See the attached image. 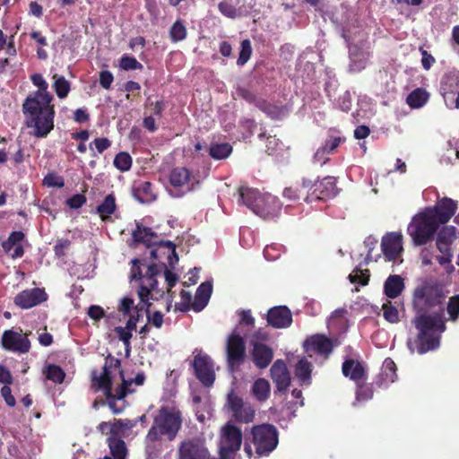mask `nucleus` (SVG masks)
<instances>
[{
    "mask_svg": "<svg viewBox=\"0 0 459 459\" xmlns=\"http://www.w3.org/2000/svg\"><path fill=\"white\" fill-rule=\"evenodd\" d=\"M30 80L39 89L25 99L22 112L27 126L34 128V135L44 138L54 128L55 108L51 104L54 98L48 91V84L40 74H32Z\"/></svg>",
    "mask_w": 459,
    "mask_h": 459,
    "instance_id": "nucleus-1",
    "label": "nucleus"
},
{
    "mask_svg": "<svg viewBox=\"0 0 459 459\" xmlns=\"http://www.w3.org/2000/svg\"><path fill=\"white\" fill-rule=\"evenodd\" d=\"M121 361L119 359L115 358L111 354H108L105 359V364L103 366V372L98 375L97 370H92L91 380L92 385L97 386L99 390H102L107 399L109 409L115 414H119L127 406V403L125 400L128 394L134 393L131 389L133 383L137 385H142L144 383L145 376L143 372L138 373L134 379L126 380L124 377V371L119 370V375L122 379V383L117 386L115 391H112V379L110 377L112 368H120Z\"/></svg>",
    "mask_w": 459,
    "mask_h": 459,
    "instance_id": "nucleus-2",
    "label": "nucleus"
},
{
    "mask_svg": "<svg viewBox=\"0 0 459 459\" xmlns=\"http://www.w3.org/2000/svg\"><path fill=\"white\" fill-rule=\"evenodd\" d=\"M418 330L414 340L409 339L407 345L411 352L415 351L424 354L438 348L440 343L439 333L446 331V326L440 312H432V315H418L412 321Z\"/></svg>",
    "mask_w": 459,
    "mask_h": 459,
    "instance_id": "nucleus-3",
    "label": "nucleus"
},
{
    "mask_svg": "<svg viewBox=\"0 0 459 459\" xmlns=\"http://www.w3.org/2000/svg\"><path fill=\"white\" fill-rule=\"evenodd\" d=\"M182 411L174 406H161L153 417V422L147 433V439L152 442L165 438L173 441L182 429Z\"/></svg>",
    "mask_w": 459,
    "mask_h": 459,
    "instance_id": "nucleus-4",
    "label": "nucleus"
},
{
    "mask_svg": "<svg viewBox=\"0 0 459 459\" xmlns=\"http://www.w3.org/2000/svg\"><path fill=\"white\" fill-rule=\"evenodd\" d=\"M279 432L273 424L263 423L252 427L246 436L244 450L250 458L253 453L257 457L268 456L278 446Z\"/></svg>",
    "mask_w": 459,
    "mask_h": 459,
    "instance_id": "nucleus-5",
    "label": "nucleus"
},
{
    "mask_svg": "<svg viewBox=\"0 0 459 459\" xmlns=\"http://www.w3.org/2000/svg\"><path fill=\"white\" fill-rule=\"evenodd\" d=\"M446 295L441 286L437 284L424 283L416 287L412 294V307L418 315H430L429 312L437 308L435 312L444 314Z\"/></svg>",
    "mask_w": 459,
    "mask_h": 459,
    "instance_id": "nucleus-6",
    "label": "nucleus"
},
{
    "mask_svg": "<svg viewBox=\"0 0 459 459\" xmlns=\"http://www.w3.org/2000/svg\"><path fill=\"white\" fill-rule=\"evenodd\" d=\"M440 226L425 210L415 214L407 227L414 247H422L435 240Z\"/></svg>",
    "mask_w": 459,
    "mask_h": 459,
    "instance_id": "nucleus-7",
    "label": "nucleus"
},
{
    "mask_svg": "<svg viewBox=\"0 0 459 459\" xmlns=\"http://www.w3.org/2000/svg\"><path fill=\"white\" fill-rule=\"evenodd\" d=\"M132 238L136 243H143L149 248L152 247L151 250V256L153 259H159V250L160 248H166L168 250L167 256L170 264L172 256L176 261L178 260V256L176 252V245L172 241L161 239L152 228L144 227L141 223H136V228L132 232Z\"/></svg>",
    "mask_w": 459,
    "mask_h": 459,
    "instance_id": "nucleus-8",
    "label": "nucleus"
},
{
    "mask_svg": "<svg viewBox=\"0 0 459 459\" xmlns=\"http://www.w3.org/2000/svg\"><path fill=\"white\" fill-rule=\"evenodd\" d=\"M140 261L134 259L131 269L132 280H143L138 290V296L141 302H147L152 292H155L159 297H163L164 291L158 289L157 276L160 275V265L152 264L148 265L145 274H142L141 267L137 264Z\"/></svg>",
    "mask_w": 459,
    "mask_h": 459,
    "instance_id": "nucleus-9",
    "label": "nucleus"
},
{
    "mask_svg": "<svg viewBox=\"0 0 459 459\" xmlns=\"http://www.w3.org/2000/svg\"><path fill=\"white\" fill-rule=\"evenodd\" d=\"M301 186L306 190L304 201L307 204L313 201H326L334 198L339 189L337 187V179L334 177L327 176L322 179L313 182L307 178H301Z\"/></svg>",
    "mask_w": 459,
    "mask_h": 459,
    "instance_id": "nucleus-10",
    "label": "nucleus"
},
{
    "mask_svg": "<svg viewBox=\"0 0 459 459\" xmlns=\"http://www.w3.org/2000/svg\"><path fill=\"white\" fill-rule=\"evenodd\" d=\"M242 430L230 422H227L221 431L220 437V457L221 459H230L238 452L242 445Z\"/></svg>",
    "mask_w": 459,
    "mask_h": 459,
    "instance_id": "nucleus-11",
    "label": "nucleus"
},
{
    "mask_svg": "<svg viewBox=\"0 0 459 459\" xmlns=\"http://www.w3.org/2000/svg\"><path fill=\"white\" fill-rule=\"evenodd\" d=\"M247 358V349L244 338L235 331L230 333L226 342V361L228 369L234 373L238 371Z\"/></svg>",
    "mask_w": 459,
    "mask_h": 459,
    "instance_id": "nucleus-12",
    "label": "nucleus"
},
{
    "mask_svg": "<svg viewBox=\"0 0 459 459\" xmlns=\"http://www.w3.org/2000/svg\"><path fill=\"white\" fill-rule=\"evenodd\" d=\"M28 333L22 329L13 328L4 331L1 337V347L7 351L26 354L30 351L31 344Z\"/></svg>",
    "mask_w": 459,
    "mask_h": 459,
    "instance_id": "nucleus-13",
    "label": "nucleus"
},
{
    "mask_svg": "<svg viewBox=\"0 0 459 459\" xmlns=\"http://www.w3.org/2000/svg\"><path fill=\"white\" fill-rule=\"evenodd\" d=\"M436 247L442 255L436 257L440 265L450 264L453 258L451 246L456 239V229L454 226H444L436 235Z\"/></svg>",
    "mask_w": 459,
    "mask_h": 459,
    "instance_id": "nucleus-14",
    "label": "nucleus"
},
{
    "mask_svg": "<svg viewBox=\"0 0 459 459\" xmlns=\"http://www.w3.org/2000/svg\"><path fill=\"white\" fill-rule=\"evenodd\" d=\"M192 366L196 378L204 386H211L213 385L215 380L213 362L207 354L200 352L195 355Z\"/></svg>",
    "mask_w": 459,
    "mask_h": 459,
    "instance_id": "nucleus-15",
    "label": "nucleus"
},
{
    "mask_svg": "<svg viewBox=\"0 0 459 459\" xmlns=\"http://www.w3.org/2000/svg\"><path fill=\"white\" fill-rule=\"evenodd\" d=\"M179 459H209L204 441L198 437L185 439L178 447Z\"/></svg>",
    "mask_w": 459,
    "mask_h": 459,
    "instance_id": "nucleus-16",
    "label": "nucleus"
},
{
    "mask_svg": "<svg viewBox=\"0 0 459 459\" xmlns=\"http://www.w3.org/2000/svg\"><path fill=\"white\" fill-rule=\"evenodd\" d=\"M456 210L457 203L448 197H444L434 207L425 209L429 214L433 216L439 226L448 222Z\"/></svg>",
    "mask_w": 459,
    "mask_h": 459,
    "instance_id": "nucleus-17",
    "label": "nucleus"
},
{
    "mask_svg": "<svg viewBox=\"0 0 459 459\" xmlns=\"http://www.w3.org/2000/svg\"><path fill=\"white\" fill-rule=\"evenodd\" d=\"M48 299L45 289L33 288L19 292L13 299L15 306L22 309H29L41 304Z\"/></svg>",
    "mask_w": 459,
    "mask_h": 459,
    "instance_id": "nucleus-18",
    "label": "nucleus"
},
{
    "mask_svg": "<svg viewBox=\"0 0 459 459\" xmlns=\"http://www.w3.org/2000/svg\"><path fill=\"white\" fill-rule=\"evenodd\" d=\"M304 351L312 357V354H320L328 357L333 351V344L330 338L324 334H314L306 339L303 344Z\"/></svg>",
    "mask_w": 459,
    "mask_h": 459,
    "instance_id": "nucleus-19",
    "label": "nucleus"
},
{
    "mask_svg": "<svg viewBox=\"0 0 459 459\" xmlns=\"http://www.w3.org/2000/svg\"><path fill=\"white\" fill-rule=\"evenodd\" d=\"M259 204L255 205L254 213L264 220H274L280 215L281 210V201L271 194H264L259 200Z\"/></svg>",
    "mask_w": 459,
    "mask_h": 459,
    "instance_id": "nucleus-20",
    "label": "nucleus"
},
{
    "mask_svg": "<svg viewBox=\"0 0 459 459\" xmlns=\"http://www.w3.org/2000/svg\"><path fill=\"white\" fill-rule=\"evenodd\" d=\"M381 248L387 261H395L403 251L402 233H387L382 238Z\"/></svg>",
    "mask_w": 459,
    "mask_h": 459,
    "instance_id": "nucleus-21",
    "label": "nucleus"
},
{
    "mask_svg": "<svg viewBox=\"0 0 459 459\" xmlns=\"http://www.w3.org/2000/svg\"><path fill=\"white\" fill-rule=\"evenodd\" d=\"M266 321L275 329L287 328L292 324V313L286 306H275L268 310Z\"/></svg>",
    "mask_w": 459,
    "mask_h": 459,
    "instance_id": "nucleus-22",
    "label": "nucleus"
},
{
    "mask_svg": "<svg viewBox=\"0 0 459 459\" xmlns=\"http://www.w3.org/2000/svg\"><path fill=\"white\" fill-rule=\"evenodd\" d=\"M273 382L276 385L275 392L285 393L290 385V376L285 362L277 359L270 369Z\"/></svg>",
    "mask_w": 459,
    "mask_h": 459,
    "instance_id": "nucleus-23",
    "label": "nucleus"
},
{
    "mask_svg": "<svg viewBox=\"0 0 459 459\" xmlns=\"http://www.w3.org/2000/svg\"><path fill=\"white\" fill-rule=\"evenodd\" d=\"M439 91L447 106L449 102H453L459 91V71L453 70L445 74L440 82Z\"/></svg>",
    "mask_w": 459,
    "mask_h": 459,
    "instance_id": "nucleus-24",
    "label": "nucleus"
},
{
    "mask_svg": "<svg viewBox=\"0 0 459 459\" xmlns=\"http://www.w3.org/2000/svg\"><path fill=\"white\" fill-rule=\"evenodd\" d=\"M251 345L253 347L251 358L254 365L260 369L267 368L273 359V349L266 344L254 340L251 341Z\"/></svg>",
    "mask_w": 459,
    "mask_h": 459,
    "instance_id": "nucleus-25",
    "label": "nucleus"
},
{
    "mask_svg": "<svg viewBox=\"0 0 459 459\" xmlns=\"http://www.w3.org/2000/svg\"><path fill=\"white\" fill-rule=\"evenodd\" d=\"M342 372L344 377L359 384L366 379V371L362 364L353 359H345L342 366Z\"/></svg>",
    "mask_w": 459,
    "mask_h": 459,
    "instance_id": "nucleus-26",
    "label": "nucleus"
},
{
    "mask_svg": "<svg viewBox=\"0 0 459 459\" xmlns=\"http://www.w3.org/2000/svg\"><path fill=\"white\" fill-rule=\"evenodd\" d=\"M264 194L260 193L257 189L241 186L238 187L239 201L248 207L253 212L255 210V205L259 204V200L264 197Z\"/></svg>",
    "mask_w": 459,
    "mask_h": 459,
    "instance_id": "nucleus-27",
    "label": "nucleus"
},
{
    "mask_svg": "<svg viewBox=\"0 0 459 459\" xmlns=\"http://www.w3.org/2000/svg\"><path fill=\"white\" fill-rule=\"evenodd\" d=\"M134 197L142 204H149L156 200L153 185L149 181H140L134 187Z\"/></svg>",
    "mask_w": 459,
    "mask_h": 459,
    "instance_id": "nucleus-28",
    "label": "nucleus"
},
{
    "mask_svg": "<svg viewBox=\"0 0 459 459\" xmlns=\"http://www.w3.org/2000/svg\"><path fill=\"white\" fill-rule=\"evenodd\" d=\"M212 291V285L211 282L205 281L201 283L196 290L195 299L192 303V308L196 312L203 310L209 301Z\"/></svg>",
    "mask_w": 459,
    "mask_h": 459,
    "instance_id": "nucleus-29",
    "label": "nucleus"
},
{
    "mask_svg": "<svg viewBox=\"0 0 459 459\" xmlns=\"http://www.w3.org/2000/svg\"><path fill=\"white\" fill-rule=\"evenodd\" d=\"M313 364L306 357H302L295 365L294 375L301 385H311Z\"/></svg>",
    "mask_w": 459,
    "mask_h": 459,
    "instance_id": "nucleus-30",
    "label": "nucleus"
},
{
    "mask_svg": "<svg viewBox=\"0 0 459 459\" xmlns=\"http://www.w3.org/2000/svg\"><path fill=\"white\" fill-rule=\"evenodd\" d=\"M404 289L403 279L397 274L390 275L385 281L384 292L389 299H395Z\"/></svg>",
    "mask_w": 459,
    "mask_h": 459,
    "instance_id": "nucleus-31",
    "label": "nucleus"
},
{
    "mask_svg": "<svg viewBox=\"0 0 459 459\" xmlns=\"http://www.w3.org/2000/svg\"><path fill=\"white\" fill-rule=\"evenodd\" d=\"M191 172L185 167H177L171 169L169 175V184L177 188L183 187L189 183Z\"/></svg>",
    "mask_w": 459,
    "mask_h": 459,
    "instance_id": "nucleus-32",
    "label": "nucleus"
},
{
    "mask_svg": "<svg viewBox=\"0 0 459 459\" xmlns=\"http://www.w3.org/2000/svg\"><path fill=\"white\" fill-rule=\"evenodd\" d=\"M107 443L114 459H126L127 448L120 437H108Z\"/></svg>",
    "mask_w": 459,
    "mask_h": 459,
    "instance_id": "nucleus-33",
    "label": "nucleus"
},
{
    "mask_svg": "<svg viewBox=\"0 0 459 459\" xmlns=\"http://www.w3.org/2000/svg\"><path fill=\"white\" fill-rule=\"evenodd\" d=\"M117 210L116 197L114 194L108 195L105 199L100 204L97 208V213L100 219L105 221L109 218Z\"/></svg>",
    "mask_w": 459,
    "mask_h": 459,
    "instance_id": "nucleus-34",
    "label": "nucleus"
},
{
    "mask_svg": "<svg viewBox=\"0 0 459 459\" xmlns=\"http://www.w3.org/2000/svg\"><path fill=\"white\" fill-rule=\"evenodd\" d=\"M251 392L257 401H266L269 398L271 393L269 381L265 378L256 379L252 385Z\"/></svg>",
    "mask_w": 459,
    "mask_h": 459,
    "instance_id": "nucleus-35",
    "label": "nucleus"
},
{
    "mask_svg": "<svg viewBox=\"0 0 459 459\" xmlns=\"http://www.w3.org/2000/svg\"><path fill=\"white\" fill-rule=\"evenodd\" d=\"M255 106L273 119H279L283 115V109L281 106L272 104L263 99L255 101Z\"/></svg>",
    "mask_w": 459,
    "mask_h": 459,
    "instance_id": "nucleus-36",
    "label": "nucleus"
},
{
    "mask_svg": "<svg viewBox=\"0 0 459 459\" xmlns=\"http://www.w3.org/2000/svg\"><path fill=\"white\" fill-rule=\"evenodd\" d=\"M429 99L428 92L421 88L412 91L407 97V103L411 108H418L422 107Z\"/></svg>",
    "mask_w": 459,
    "mask_h": 459,
    "instance_id": "nucleus-37",
    "label": "nucleus"
},
{
    "mask_svg": "<svg viewBox=\"0 0 459 459\" xmlns=\"http://www.w3.org/2000/svg\"><path fill=\"white\" fill-rule=\"evenodd\" d=\"M45 377L48 380L55 384H62L65 377V372L63 368L56 364H48L44 369Z\"/></svg>",
    "mask_w": 459,
    "mask_h": 459,
    "instance_id": "nucleus-38",
    "label": "nucleus"
},
{
    "mask_svg": "<svg viewBox=\"0 0 459 459\" xmlns=\"http://www.w3.org/2000/svg\"><path fill=\"white\" fill-rule=\"evenodd\" d=\"M232 152V146L228 143L212 144L209 154L215 160H223Z\"/></svg>",
    "mask_w": 459,
    "mask_h": 459,
    "instance_id": "nucleus-39",
    "label": "nucleus"
},
{
    "mask_svg": "<svg viewBox=\"0 0 459 459\" xmlns=\"http://www.w3.org/2000/svg\"><path fill=\"white\" fill-rule=\"evenodd\" d=\"M53 79L55 80L53 88L57 97L60 99L65 98L70 91V82L64 76L56 74L53 75Z\"/></svg>",
    "mask_w": 459,
    "mask_h": 459,
    "instance_id": "nucleus-40",
    "label": "nucleus"
},
{
    "mask_svg": "<svg viewBox=\"0 0 459 459\" xmlns=\"http://www.w3.org/2000/svg\"><path fill=\"white\" fill-rule=\"evenodd\" d=\"M186 36L187 30L186 26L180 20L176 21L169 30L170 40L176 43L186 39Z\"/></svg>",
    "mask_w": 459,
    "mask_h": 459,
    "instance_id": "nucleus-41",
    "label": "nucleus"
},
{
    "mask_svg": "<svg viewBox=\"0 0 459 459\" xmlns=\"http://www.w3.org/2000/svg\"><path fill=\"white\" fill-rule=\"evenodd\" d=\"M114 166L120 171L126 172L128 171L133 164L132 157L129 153L121 152L115 156Z\"/></svg>",
    "mask_w": 459,
    "mask_h": 459,
    "instance_id": "nucleus-42",
    "label": "nucleus"
},
{
    "mask_svg": "<svg viewBox=\"0 0 459 459\" xmlns=\"http://www.w3.org/2000/svg\"><path fill=\"white\" fill-rule=\"evenodd\" d=\"M370 278L369 270H361L360 268L356 267L352 273L349 275V280L351 283H359L361 286H366L368 284Z\"/></svg>",
    "mask_w": 459,
    "mask_h": 459,
    "instance_id": "nucleus-43",
    "label": "nucleus"
},
{
    "mask_svg": "<svg viewBox=\"0 0 459 459\" xmlns=\"http://www.w3.org/2000/svg\"><path fill=\"white\" fill-rule=\"evenodd\" d=\"M234 420L240 423L252 422L255 418V410L251 405H246L239 411H236L232 413Z\"/></svg>",
    "mask_w": 459,
    "mask_h": 459,
    "instance_id": "nucleus-44",
    "label": "nucleus"
},
{
    "mask_svg": "<svg viewBox=\"0 0 459 459\" xmlns=\"http://www.w3.org/2000/svg\"><path fill=\"white\" fill-rule=\"evenodd\" d=\"M381 376L386 383H393L396 379V365L390 358L385 359Z\"/></svg>",
    "mask_w": 459,
    "mask_h": 459,
    "instance_id": "nucleus-45",
    "label": "nucleus"
},
{
    "mask_svg": "<svg viewBox=\"0 0 459 459\" xmlns=\"http://www.w3.org/2000/svg\"><path fill=\"white\" fill-rule=\"evenodd\" d=\"M382 309L383 316L387 322L391 324H395L399 322L400 319L398 309L391 303V301L384 303Z\"/></svg>",
    "mask_w": 459,
    "mask_h": 459,
    "instance_id": "nucleus-46",
    "label": "nucleus"
},
{
    "mask_svg": "<svg viewBox=\"0 0 459 459\" xmlns=\"http://www.w3.org/2000/svg\"><path fill=\"white\" fill-rule=\"evenodd\" d=\"M252 55V47L249 39H244L240 44L239 56L237 60L238 65H244Z\"/></svg>",
    "mask_w": 459,
    "mask_h": 459,
    "instance_id": "nucleus-47",
    "label": "nucleus"
},
{
    "mask_svg": "<svg viewBox=\"0 0 459 459\" xmlns=\"http://www.w3.org/2000/svg\"><path fill=\"white\" fill-rule=\"evenodd\" d=\"M446 310L450 321L455 322L459 318V294L449 298Z\"/></svg>",
    "mask_w": 459,
    "mask_h": 459,
    "instance_id": "nucleus-48",
    "label": "nucleus"
},
{
    "mask_svg": "<svg viewBox=\"0 0 459 459\" xmlns=\"http://www.w3.org/2000/svg\"><path fill=\"white\" fill-rule=\"evenodd\" d=\"M25 235L22 231H13L8 238L2 243V247L5 252H10L12 248L23 240Z\"/></svg>",
    "mask_w": 459,
    "mask_h": 459,
    "instance_id": "nucleus-49",
    "label": "nucleus"
},
{
    "mask_svg": "<svg viewBox=\"0 0 459 459\" xmlns=\"http://www.w3.org/2000/svg\"><path fill=\"white\" fill-rule=\"evenodd\" d=\"M306 192V190L301 186V182L300 183H297L296 185L294 186H288L286 187L284 190H283V196L289 200H291V201H297V200H299V198L304 195V192Z\"/></svg>",
    "mask_w": 459,
    "mask_h": 459,
    "instance_id": "nucleus-50",
    "label": "nucleus"
},
{
    "mask_svg": "<svg viewBox=\"0 0 459 459\" xmlns=\"http://www.w3.org/2000/svg\"><path fill=\"white\" fill-rule=\"evenodd\" d=\"M120 67L125 71L143 70V65L135 57L124 55L120 58Z\"/></svg>",
    "mask_w": 459,
    "mask_h": 459,
    "instance_id": "nucleus-51",
    "label": "nucleus"
},
{
    "mask_svg": "<svg viewBox=\"0 0 459 459\" xmlns=\"http://www.w3.org/2000/svg\"><path fill=\"white\" fill-rule=\"evenodd\" d=\"M246 405L248 404L245 403L243 399L238 395L235 394L233 392L228 394L227 406L229 410L232 411V413L236 411L241 410L242 408L246 407Z\"/></svg>",
    "mask_w": 459,
    "mask_h": 459,
    "instance_id": "nucleus-52",
    "label": "nucleus"
},
{
    "mask_svg": "<svg viewBox=\"0 0 459 459\" xmlns=\"http://www.w3.org/2000/svg\"><path fill=\"white\" fill-rule=\"evenodd\" d=\"M357 385L356 390V398L358 401H365L372 398L373 391L372 388L367 384L363 383V381L359 382Z\"/></svg>",
    "mask_w": 459,
    "mask_h": 459,
    "instance_id": "nucleus-53",
    "label": "nucleus"
},
{
    "mask_svg": "<svg viewBox=\"0 0 459 459\" xmlns=\"http://www.w3.org/2000/svg\"><path fill=\"white\" fill-rule=\"evenodd\" d=\"M115 332L117 334L119 340L123 342L126 347V355H128L131 349L130 340L132 338V333L122 326L116 327Z\"/></svg>",
    "mask_w": 459,
    "mask_h": 459,
    "instance_id": "nucleus-54",
    "label": "nucleus"
},
{
    "mask_svg": "<svg viewBox=\"0 0 459 459\" xmlns=\"http://www.w3.org/2000/svg\"><path fill=\"white\" fill-rule=\"evenodd\" d=\"M43 184L48 187L62 188L65 186V180L61 176L55 173H48L45 176Z\"/></svg>",
    "mask_w": 459,
    "mask_h": 459,
    "instance_id": "nucleus-55",
    "label": "nucleus"
},
{
    "mask_svg": "<svg viewBox=\"0 0 459 459\" xmlns=\"http://www.w3.org/2000/svg\"><path fill=\"white\" fill-rule=\"evenodd\" d=\"M71 247V241L68 238H59L54 246V253L56 257L61 258L66 255V251Z\"/></svg>",
    "mask_w": 459,
    "mask_h": 459,
    "instance_id": "nucleus-56",
    "label": "nucleus"
},
{
    "mask_svg": "<svg viewBox=\"0 0 459 459\" xmlns=\"http://www.w3.org/2000/svg\"><path fill=\"white\" fill-rule=\"evenodd\" d=\"M146 306L147 311V319L148 322L152 324L156 328H160L163 324V314L160 311H155L152 316L149 313V307H151V303L149 300L147 302H143Z\"/></svg>",
    "mask_w": 459,
    "mask_h": 459,
    "instance_id": "nucleus-57",
    "label": "nucleus"
},
{
    "mask_svg": "<svg viewBox=\"0 0 459 459\" xmlns=\"http://www.w3.org/2000/svg\"><path fill=\"white\" fill-rule=\"evenodd\" d=\"M181 303L176 304V307L180 311H188L192 307V295L189 291L181 290L180 292Z\"/></svg>",
    "mask_w": 459,
    "mask_h": 459,
    "instance_id": "nucleus-58",
    "label": "nucleus"
},
{
    "mask_svg": "<svg viewBox=\"0 0 459 459\" xmlns=\"http://www.w3.org/2000/svg\"><path fill=\"white\" fill-rule=\"evenodd\" d=\"M219 11L226 17L234 19L237 17V9L231 4L222 1L218 5Z\"/></svg>",
    "mask_w": 459,
    "mask_h": 459,
    "instance_id": "nucleus-59",
    "label": "nucleus"
},
{
    "mask_svg": "<svg viewBox=\"0 0 459 459\" xmlns=\"http://www.w3.org/2000/svg\"><path fill=\"white\" fill-rule=\"evenodd\" d=\"M345 141L344 137L341 136H332L329 139H327L325 143V144L322 146L325 151H327V153L330 154L334 152V150Z\"/></svg>",
    "mask_w": 459,
    "mask_h": 459,
    "instance_id": "nucleus-60",
    "label": "nucleus"
},
{
    "mask_svg": "<svg viewBox=\"0 0 459 459\" xmlns=\"http://www.w3.org/2000/svg\"><path fill=\"white\" fill-rule=\"evenodd\" d=\"M86 201L87 198L84 194H76L66 200V204L71 209H79L86 203Z\"/></svg>",
    "mask_w": 459,
    "mask_h": 459,
    "instance_id": "nucleus-61",
    "label": "nucleus"
},
{
    "mask_svg": "<svg viewBox=\"0 0 459 459\" xmlns=\"http://www.w3.org/2000/svg\"><path fill=\"white\" fill-rule=\"evenodd\" d=\"M160 267L164 268V276L167 282V289L168 291H169L178 281V276L169 271L164 263L161 264Z\"/></svg>",
    "mask_w": 459,
    "mask_h": 459,
    "instance_id": "nucleus-62",
    "label": "nucleus"
},
{
    "mask_svg": "<svg viewBox=\"0 0 459 459\" xmlns=\"http://www.w3.org/2000/svg\"><path fill=\"white\" fill-rule=\"evenodd\" d=\"M92 144L95 146L98 152L101 154L111 146V142L106 137H100L94 139V141L90 143V148H91Z\"/></svg>",
    "mask_w": 459,
    "mask_h": 459,
    "instance_id": "nucleus-63",
    "label": "nucleus"
},
{
    "mask_svg": "<svg viewBox=\"0 0 459 459\" xmlns=\"http://www.w3.org/2000/svg\"><path fill=\"white\" fill-rule=\"evenodd\" d=\"M114 81V76L111 72L103 70L100 73V84L105 90H108Z\"/></svg>",
    "mask_w": 459,
    "mask_h": 459,
    "instance_id": "nucleus-64",
    "label": "nucleus"
}]
</instances>
